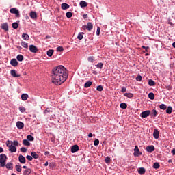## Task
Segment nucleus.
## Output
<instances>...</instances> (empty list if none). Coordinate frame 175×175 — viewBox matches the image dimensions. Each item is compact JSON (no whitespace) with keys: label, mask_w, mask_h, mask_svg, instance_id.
<instances>
[{"label":"nucleus","mask_w":175,"mask_h":175,"mask_svg":"<svg viewBox=\"0 0 175 175\" xmlns=\"http://www.w3.org/2000/svg\"><path fill=\"white\" fill-rule=\"evenodd\" d=\"M133 155L134 157H139V155H143V152L139 150V147L137 146H135Z\"/></svg>","instance_id":"7"},{"label":"nucleus","mask_w":175,"mask_h":175,"mask_svg":"<svg viewBox=\"0 0 175 175\" xmlns=\"http://www.w3.org/2000/svg\"><path fill=\"white\" fill-rule=\"evenodd\" d=\"M1 29H3L5 32L9 31V25H8V23H5L1 25Z\"/></svg>","instance_id":"10"},{"label":"nucleus","mask_w":175,"mask_h":175,"mask_svg":"<svg viewBox=\"0 0 175 175\" xmlns=\"http://www.w3.org/2000/svg\"><path fill=\"white\" fill-rule=\"evenodd\" d=\"M10 13L14 14L16 17H20V11L16 8H11L10 10Z\"/></svg>","instance_id":"4"},{"label":"nucleus","mask_w":175,"mask_h":175,"mask_svg":"<svg viewBox=\"0 0 175 175\" xmlns=\"http://www.w3.org/2000/svg\"><path fill=\"white\" fill-rule=\"evenodd\" d=\"M72 16H73V14H72L71 12H67L66 13V16L67 17V18H72Z\"/></svg>","instance_id":"40"},{"label":"nucleus","mask_w":175,"mask_h":175,"mask_svg":"<svg viewBox=\"0 0 175 175\" xmlns=\"http://www.w3.org/2000/svg\"><path fill=\"white\" fill-rule=\"evenodd\" d=\"M166 105L165 104H161L159 105V108L161 109V110H166Z\"/></svg>","instance_id":"45"},{"label":"nucleus","mask_w":175,"mask_h":175,"mask_svg":"<svg viewBox=\"0 0 175 175\" xmlns=\"http://www.w3.org/2000/svg\"><path fill=\"white\" fill-rule=\"evenodd\" d=\"M139 174H144L146 173V169L144 167H140L138 170Z\"/></svg>","instance_id":"27"},{"label":"nucleus","mask_w":175,"mask_h":175,"mask_svg":"<svg viewBox=\"0 0 175 175\" xmlns=\"http://www.w3.org/2000/svg\"><path fill=\"white\" fill-rule=\"evenodd\" d=\"M150 114H151V111H144L140 113V117H142V118H147V117H148Z\"/></svg>","instance_id":"5"},{"label":"nucleus","mask_w":175,"mask_h":175,"mask_svg":"<svg viewBox=\"0 0 175 175\" xmlns=\"http://www.w3.org/2000/svg\"><path fill=\"white\" fill-rule=\"evenodd\" d=\"M160 166L159 163L156 162L153 164V169H159Z\"/></svg>","instance_id":"41"},{"label":"nucleus","mask_w":175,"mask_h":175,"mask_svg":"<svg viewBox=\"0 0 175 175\" xmlns=\"http://www.w3.org/2000/svg\"><path fill=\"white\" fill-rule=\"evenodd\" d=\"M22 39H23V40H28L29 39V35H28L27 33H23Z\"/></svg>","instance_id":"25"},{"label":"nucleus","mask_w":175,"mask_h":175,"mask_svg":"<svg viewBox=\"0 0 175 175\" xmlns=\"http://www.w3.org/2000/svg\"><path fill=\"white\" fill-rule=\"evenodd\" d=\"M29 50L31 53H36L39 51V49L36 47V46L31 44L29 46Z\"/></svg>","instance_id":"6"},{"label":"nucleus","mask_w":175,"mask_h":175,"mask_svg":"<svg viewBox=\"0 0 175 175\" xmlns=\"http://www.w3.org/2000/svg\"><path fill=\"white\" fill-rule=\"evenodd\" d=\"M57 51H59V52L64 51V47H62V46H58V47L57 48Z\"/></svg>","instance_id":"54"},{"label":"nucleus","mask_w":175,"mask_h":175,"mask_svg":"<svg viewBox=\"0 0 175 175\" xmlns=\"http://www.w3.org/2000/svg\"><path fill=\"white\" fill-rule=\"evenodd\" d=\"M142 79V75H137L135 78V80H137V81H141Z\"/></svg>","instance_id":"48"},{"label":"nucleus","mask_w":175,"mask_h":175,"mask_svg":"<svg viewBox=\"0 0 175 175\" xmlns=\"http://www.w3.org/2000/svg\"><path fill=\"white\" fill-rule=\"evenodd\" d=\"M12 27L14 28V29H17V28H18V23L14 22L12 24Z\"/></svg>","instance_id":"39"},{"label":"nucleus","mask_w":175,"mask_h":175,"mask_svg":"<svg viewBox=\"0 0 175 175\" xmlns=\"http://www.w3.org/2000/svg\"><path fill=\"white\" fill-rule=\"evenodd\" d=\"M153 137H154V139H159V131H158V129L154 130Z\"/></svg>","instance_id":"12"},{"label":"nucleus","mask_w":175,"mask_h":175,"mask_svg":"<svg viewBox=\"0 0 175 175\" xmlns=\"http://www.w3.org/2000/svg\"><path fill=\"white\" fill-rule=\"evenodd\" d=\"M16 59L17 61L21 62L22 61H24V56H23V55H18L16 56Z\"/></svg>","instance_id":"26"},{"label":"nucleus","mask_w":175,"mask_h":175,"mask_svg":"<svg viewBox=\"0 0 175 175\" xmlns=\"http://www.w3.org/2000/svg\"><path fill=\"white\" fill-rule=\"evenodd\" d=\"M148 85L150 87H154V85H155V81H154L152 79H149L148 81Z\"/></svg>","instance_id":"37"},{"label":"nucleus","mask_w":175,"mask_h":175,"mask_svg":"<svg viewBox=\"0 0 175 175\" xmlns=\"http://www.w3.org/2000/svg\"><path fill=\"white\" fill-rule=\"evenodd\" d=\"M53 54H54V51L53 49H49L46 52V55H48V57H53Z\"/></svg>","instance_id":"28"},{"label":"nucleus","mask_w":175,"mask_h":175,"mask_svg":"<svg viewBox=\"0 0 175 175\" xmlns=\"http://www.w3.org/2000/svg\"><path fill=\"white\" fill-rule=\"evenodd\" d=\"M15 169H16V172H21V170H23V169L21 168V165H16Z\"/></svg>","instance_id":"38"},{"label":"nucleus","mask_w":175,"mask_h":175,"mask_svg":"<svg viewBox=\"0 0 175 175\" xmlns=\"http://www.w3.org/2000/svg\"><path fill=\"white\" fill-rule=\"evenodd\" d=\"M146 150L148 152H152V151H154L155 150V148L154 147V145H151V146H148L146 148Z\"/></svg>","instance_id":"9"},{"label":"nucleus","mask_w":175,"mask_h":175,"mask_svg":"<svg viewBox=\"0 0 175 175\" xmlns=\"http://www.w3.org/2000/svg\"><path fill=\"white\" fill-rule=\"evenodd\" d=\"M172 155H175V149H173L172 150Z\"/></svg>","instance_id":"61"},{"label":"nucleus","mask_w":175,"mask_h":175,"mask_svg":"<svg viewBox=\"0 0 175 175\" xmlns=\"http://www.w3.org/2000/svg\"><path fill=\"white\" fill-rule=\"evenodd\" d=\"M51 36H46L45 39H51Z\"/></svg>","instance_id":"63"},{"label":"nucleus","mask_w":175,"mask_h":175,"mask_svg":"<svg viewBox=\"0 0 175 175\" xmlns=\"http://www.w3.org/2000/svg\"><path fill=\"white\" fill-rule=\"evenodd\" d=\"M6 169H8V170H12V169H13V163H8L5 165Z\"/></svg>","instance_id":"22"},{"label":"nucleus","mask_w":175,"mask_h":175,"mask_svg":"<svg viewBox=\"0 0 175 175\" xmlns=\"http://www.w3.org/2000/svg\"><path fill=\"white\" fill-rule=\"evenodd\" d=\"M92 85V81H88L85 83L84 88H90V86Z\"/></svg>","instance_id":"30"},{"label":"nucleus","mask_w":175,"mask_h":175,"mask_svg":"<svg viewBox=\"0 0 175 175\" xmlns=\"http://www.w3.org/2000/svg\"><path fill=\"white\" fill-rule=\"evenodd\" d=\"M18 161L20 162V163H25L26 162V159H25V157L23 156L22 154H20L18 157Z\"/></svg>","instance_id":"11"},{"label":"nucleus","mask_w":175,"mask_h":175,"mask_svg":"<svg viewBox=\"0 0 175 175\" xmlns=\"http://www.w3.org/2000/svg\"><path fill=\"white\" fill-rule=\"evenodd\" d=\"M23 143L24 146H31V142L28 139H23Z\"/></svg>","instance_id":"31"},{"label":"nucleus","mask_w":175,"mask_h":175,"mask_svg":"<svg viewBox=\"0 0 175 175\" xmlns=\"http://www.w3.org/2000/svg\"><path fill=\"white\" fill-rule=\"evenodd\" d=\"M92 136H93V135H92V133H90L88 134V137H92Z\"/></svg>","instance_id":"62"},{"label":"nucleus","mask_w":175,"mask_h":175,"mask_svg":"<svg viewBox=\"0 0 175 175\" xmlns=\"http://www.w3.org/2000/svg\"><path fill=\"white\" fill-rule=\"evenodd\" d=\"M166 90H167L168 91H171L172 87L170 86V85L166 86Z\"/></svg>","instance_id":"57"},{"label":"nucleus","mask_w":175,"mask_h":175,"mask_svg":"<svg viewBox=\"0 0 175 175\" xmlns=\"http://www.w3.org/2000/svg\"><path fill=\"white\" fill-rule=\"evenodd\" d=\"M105 163H110V157H107L105 159Z\"/></svg>","instance_id":"49"},{"label":"nucleus","mask_w":175,"mask_h":175,"mask_svg":"<svg viewBox=\"0 0 175 175\" xmlns=\"http://www.w3.org/2000/svg\"><path fill=\"white\" fill-rule=\"evenodd\" d=\"M148 98L151 100H154V99H155V94H154V93L152 92H150L148 94Z\"/></svg>","instance_id":"29"},{"label":"nucleus","mask_w":175,"mask_h":175,"mask_svg":"<svg viewBox=\"0 0 175 175\" xmlns=\"http://www.w3.org/2000/svg\"><path fill=\"white\" fill-rule=\"evenodd\" d=\"M50 109H49V108H46V109H45V111H44V114H46V113H50Z\"/></svg>","instance_id":"58"},{"label":"nucleus","mask_w":175,"mask_h":175,"mask_svg":"<svg viewBox=\"0 0 175 175\" xmlns=\"http://www.w3.org/2000/svg\"><path fill=\"white\" fill-rule=\"evenodd\" d=\"M124 96H126V98H133V94L132 93H124Z\"/></svg>","instance_id":"36"},{"label":"nucleus","mask_w":175,"mask_h":175,"mask_svg":"<svg viewBox=\"0 0 175 175\" xmlns=\"http://www.w3.org/2000/svg\"><path fill=\"white\" fill-rule=\"evenodd\" d=\"M70 5L68 3H63L62 4V9H63V10H66V9H69Z\"/></svg>","instance_id":"20"},{"label":"nucleus","mask_w":175,"mask_h":175,"mask_svg":"<svg viewBox=\"0 0 175 175\" xmlns=\"http://www.w3.org/2000/svg\"><path fill=\"white\" fill-rule=\"evenodd\" d=\"M122 92H126V88L124 87H122V90H121Z\"/></svg>","instance_id":"56"},{"label":"nucleus","mask_w":175,"mask_h":175,"mask_svg":"<svg viewBox=\"0 0 175 175\" xmlns=\"http://www.w3.org/2000/svg\"><path fill=\"white\" fill-rule=\"evenodd\" d=\"M79 151V146L74 145L71 147V152L72 154H75V152H77Z\"/></svg>","instance_id":"8"},{"label":"nucleus","mask_w":175,"mask_h":175,"mask_svg":"<svg viewBox=\"0 0 175 175\" xmlns=\"http://www.w3.org/2000/svg\"><path fill=\"white\" fill-rule=\"evenodd\" d=\"M49 154H50V152H49V151H46L44 152V155H49Z\"/></svg>","instance_id":"64"},{"label":"nucleus","mask_w":175,"mask_h":175,"mask_svg":"<svg viewBox=\"0 0 175 175\" xmlns=\"http://www.w3.org/2000/svg\"><path fill=\"white\" fill-rule=\"evenodd\" d=\"M19 111H21V113H25V107H19Z\"/></svg>","instance_id":"46"},{"label":"nucleus","mask_w":175,"mask_h":175,"mask_svg":"<svg viewBox=\"0 0 175 175\" xmlns=\"http://www.w3.org/2000/svg\"><path fill=\"white\" fill-rule=\"evenodd\" d=\"M31 173H32V170L31 168H27L23 172V175H30Z\"/></svg>","instance_id":"13"},{"label":"nucleus","mask_w":175,"mask_h":175,"mask_svg":"<svg viewBox=\"0 0 175 175\" xmlns=\"http://www.w3.org/2000/svg\"><path fill=\"white\" fill-rule=\"evenodd\" d=\"M120 109H126L128 107V105H126L125 103H122L120 105Z\"/></svg>","instance_id":"35"},{"label":"nucleus","mask_w":175,"mask_h":175,"mask_svg":"<svg viewBox=\"0 0 175 175\" xmlns=\"http://www.w3.org/2000/svg\"><path fill=\"white\" fill-rule=\"evenodd\" d=\"M7 147L9 148V151L10 152H16L17 151V148L16 146L10 144V140H8L5 143Z\"/></svg>","instance_id":"3"},{"label":"nucleus","mask_w":175,"mask_h":175,"mask_svg":"<svg viewBox=\"0 0 175 175\" xmlns=\"http://www.w3.org/2000/svg\"><path fill=\"white\" fill-rule=\"evenodd\" d=\"M173 110V108L170 106H169L166 109L167 114H172V111Z\"/></svg>","instance_id":"34"},{"label":"nucleus","mask_w":175,"mask_h":175,"mask_svg":"<svg viewBox=\"0 0 175 175\" xmlns=\"http://www.w3.org/2000/svg\"><path fill=\"white\" fill-rule=\"evenodd\" d=\"M94 146H99V139H96L94 141Z\"/></svg>","instance_id":"50"},{"label":"nucleus","mask_w":175,"mask_h":175,"mask_svg":"<svg viewBox=\"0 0 175 175\" xmlns=\"http://www.w3.org/2000/svg\"><path fill=\"white\" fill-rule=\"evenodd\" d=\"M152 117H157V110L152 109V113H150Z\"/></svg>","instance_id":"44"},{"label":"nucleus","mask_w":175,"mask_h":175,"mask_svg":"<svg viewBox=\"0 0 175 175\" xmlns=\"http://www.w3.org/2000/svg\"><path fill=\"white\" fill-rule=\"evenodd\" d=\"M88 61L89 62H94V61H95V57L94 56H90L88 58Z\"/></svg>","instance_id":"42"},{"label":"nucleus","mask_w":175,"mask_h":175,"mask_svg":"<svg viewBox=\"0 0 175 175\" xmlns=\"http://www.w3.org/2000/svg\"><path fill=\"white\" fill-rule=\"evenodd\" d=\"M31 156L34 159H38L39 158V155L36 153V152H31Z\"/></svg>","instance_id":"23"},{"label":"nucleus","mask_w":175,"mask_h":175,"mask_svg":"<svg viewBox=\"0 0 175 175\" xmlns=\"http://www.w3.org/2000/svg\"><path fill=\"white\" fill-rule=\"evenodd\" d=\"M96 68L98 69H102L103 68V63L100 62L96 65Z\"/></svg>","instance_id":"43"},{"label":"nucleus","mask_w":175,"mask_h":175,"mask_svg":"<svg viewBox=\"0 0 175 175\" xmlns=\"http://www.w3.org/2000/svg\"><path fill=\"white\" fill-rule=\"evenodd\" d=\"M16 126H17L18 129H23V128H24V123L18 121L16 122Z\"/></svg>","instance_id":"14"},{"label":"nucleus","mask_w":175,"mask_h":175,"mask_svg":"<svg viewBox=\"0 0 175 175\" xmlns=\"http://www.w3.org/2000/svg\"><path fill=\"white\" fill-rule=\"evenodd\" d=\"M27 139L29 142H33V140H35V138L33 137V136L31 135H28L27 136Z\"/></svg>","instance_id":"33"},{"label":"nucleus","mask_w":175,"mask_h":175,"mask_svg":"<svg viewBox=\"0 0 175 175\" xmlns=\"http://www.w3.org/2000/svg\"><path fill=\"white\" fill-rule=\"evenodd\" d=\"M10 144H11L15 147H18L20 144L18 143V141L14 140V141H10Z\"/></svg>","instance_id":"17"},{"label":"nucleus","mask_w":175,"mask_h":175,"mask_svg":"<svg viewBox=\"0 0 175 175\" xmlns=\"http://www.w3.org/2000/svg\"><path fill=\"white\" fill-rule=\"evenodd\" d=\"M8 159V157L5 154H0V166L1 167H5L6 165V161Z\"/></svg>","instance_id":"2"},{"label":"nucleus","mask_w":175,"mask_h":175,"mask_svg":"<svg viewBox=\"0 0 175 175\" xmlns=\"http://www.w3.org/2000/svg\"><path fill=\"white\" fill-rule=\"evenodd\" d=\"M21 45L22 46V47H24V49H28V43H27L24 41H22L21 42Z\"/></svg>","instance_id":"32"},{"label":"nucleus","mask_w":175,"mask_h":175,"mask_svg":"<svg viewBox=\"0 0 175 175\" xmlns=\"http://www.w3.org/2000/svg\"><path fill=\"white\" fill-rule=\"evenodd\" d=\"M97 91H103V86H102V85H100L98 86H97V88H96Z\"/></svg>","instance_id":"47"},{"label":"nucleus","mask_w":175,"mask_h":175,"mask_svg":"<svg viewBox=\"0 0 175 175\" xmlns=\"http://www.w3.org/2000/svg\"><path fill=\"white\" fill-rule=\"evenodd\" d=\"M51 77L53 84H55V85H61L62 83L66 81V79H68V72L64 66H58L52 70Z\"/></svg>","instance_id":"1"},{"label":"nucleus","mask_w":175,"mask_h":175,"mask_svg":"<svg viewBox=\"0 0 175 175\" xmlns=\"http://www.w3.org/2000/svg\"><path fill=\"white\" fill-rule=\"evenodd\" d=\"M88 27V31H92V28H94V25H92V23L88 22L87 24Z\"/></svg>","instance_id":"19"},{"label":"nucleus","mask_w":175,"mask_h":175,"mask_svg":"<svg viewBox=\"0 0 175 175\" xmlns=\"http://www.w3.org/2000/svg\"><path fill=\"white\" fill-rule=\"evenodd\" d=\"M30 17L31 18H33V20H35V18L38 17V14H36V12L32 11L30 12Z\"/></svg>","instance_id":"21"},{"label":"nucleus","mask_w":175,"mask_h":175,"mask_svg":"<svg viewBox=\"0 0 175 175\" xmlns=\"http://www.w3.org/2000/svg\"><path fill=\"white\" fill-rule=\"evenodd\" d=\"M11 73V76H12V77H20V74H17L16 73V70H12L10 71Z\"/></svg>","instance_id":"15"},{"label":"nucleus","mask_w":175,"mask_h":175,"mask_svg":"<svg viewBox=\"0 0 175 175\" xmlns=\"http://www.w3.org/2000/svg\"><path fill=\"white\" fill-rule=\"evenodd\" d=\"M3 152V148L0 147V154Z\"/></svg>","instance_id":"60"},{"label":"nucleus","mask_w":175,"mask_h":175,"mask_svg":"<svg viewBox=\"0 0 175 175\" xmlns=\"http://www.w3.org/2000/svg\"><path fill=\"white\" fill-rule=\"evenodd\" d=\"M10 64L12 66H17V65H18V62H17V59H12L10 61Z\"/></svg>","instance_id":"16"},{"label":"nucleus","mask_w":175,"mask_h":175,"mask_svg":"<svg viewBox=\"0 0 175 175\" xmlns=\"http://www.w3.org/2000/svg\"><path fill=\"white\" fill-rule=\"evenodd\" d=\"M21 152H25L27 151V149L25 147H22L21 148Z\"/></svg>","instance_id":"55"},{"label":"nucleus","mask_w":175,"mask_h":175,"mask_svg":"<svg viewBox=\"0 0 175 175\" xmlns=\"http://www.w3.org/2000/svg\"><path fill=\"white\" fill-rule=\"evenodd\" d=\"M26 159H27V161H32V159H33L31 155H27Z\"/></svg>","instance_id":"53"},{"label":"nucleus","mask_w":175,"mask_h":175,"mask_svg":"<svg viewBox=\"0 0 175 175\" xmlns=\"http://www.w3.org/2000/svg\"><path fill=\"white\" fill-rule=\"evenodd\" d=\"M77 39H79V40H81L83 39V34L81 33L78 34Z\"/></svg>","instance_id":"51"},{"label":"nucleus","mask_w":175,"mask_h":175,"mask_svg":"<svg viewBox=\"0 0 175 175\" xmlns=\"http://www.w3.org/2000/svg\"><path fill=\"white\" fill-rule=\"evenodd\" d=\"M21 99L22 100H24V101L27 100V99H28V94H26V93L22 94Z\"/></svg>","instance_id":"24"},{"label":"nucleus","mask_w":175,"mask_h":175,"mask_svg":"<svg viewBox=\"0 0 175 175\" xmlns=\"http://www.w3.org/2000/svg\"><path fill=\"white\" fill-rule=\"evenodd\" d=\"M82 28L84 30L88 29V26L87 25L83 26Z\"/></svg>","instance_id":"59"},{"label":"nucleus","mask_w":175,"mask_h":175,"mask_svg":"<svg viewBox=\"0 0 175 175\" xmlns=\"http://www.w3.org/2000/svg\"><path fill=\"white\" fill-rule=\"evenodd\" d=\"M96 35L97 36H99V35H100V27H97Z\"/></svg>","instance_id":"52"},{"label":"nucleus","mask_w":175,"mask_h":175,"mask_svg":"<svg viewBox=\"0 0 175 175\" xmlns=\"http://www.w3.org/2000/svg\"><path fill=\"white\" fill-rule=\"evenodd\" d=\"M81 8H87L88 6V3L84 1H81L79 3Z\"/></svg>","instance_id":"18"}]
</instances>
